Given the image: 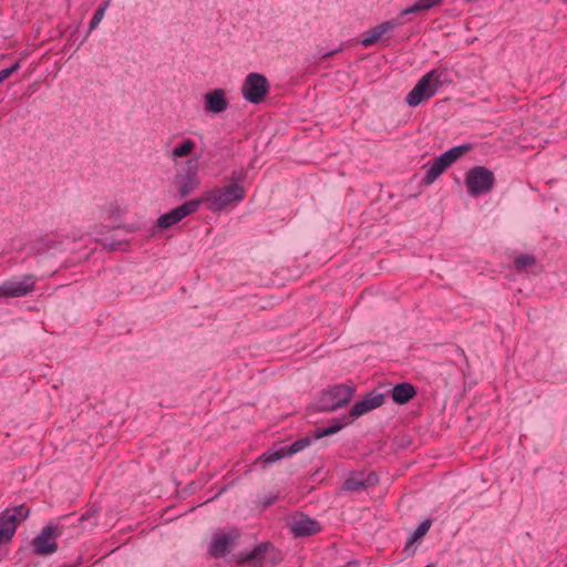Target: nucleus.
<instances>
[{
	"label": "nucleus",
	"instance_id": "34",
	"mask_svg": "<svg viewBox=\"0 0 567 567\" xmlns=\"http://www.w3.org/2000/svg\"><path fill=\"white\" fill-rule=\"evenodd\" d=\"M337 52H339V50H334V51H331V52H328L323 55V59H328V58H331L332 55H334Z\"/></svg>",
	"mask_w": 567,
	"mask_h": 567
},
{
	"label": "nucleus",
	"instance_id": "3",
	"mask_svg": "<svg viewBox=\"0 0 567 567\" xmlns=\"http://www.w3.org/2000/svg\"><path fill=\"white\" fill-rule=\"evenodd\" d=\"M246 197V189L244 186L237 184H227L223 187H215L210 190L204 192L200 197L195 198L206 208L213 213L223 212L228 206L244 200Z\"/></svg>",
	"mask_w": 567,
	"mask_h": 567
},
{
	"label": "nucleus",
	"instance_id": "19",
	"mask_svg": "<svg viewBox=\"0 0 567 567\" xmlns=\"http://www.w3.org/2000/svg\"><path fill=\"white\" fill-rule=\"evenodd\" d=\"M432 526V519L426 518L424 519L413 532V534L408 539L403 553L406 557H410L415 554L416 548L413 546L414 543L421 540L430 530Z\"/></svg>",
	"mask_w": 567,
	"mask_h": 567
},
{
	"label": "nucleus",
	"instance_id": "16",
	"mask_svg": "<svg viewBox=\"0 0 567 567\" xmlns=\"http://www.w3.org/2000/svg\"><path fill=\"white\" fill-rule=\"evenodd\" d=\"M386 394L390 395L395 404L403 405L417 395V388L410 382H400L390 388Z\"/></svg>",
	"mask_w": 567,
	"mask_h": 567
},
{
	"label": "nucleus",
	"instance_id": "20",
	"mask_svg": "<svg viewBox=\"0 0 567 567\" xmlns=\"http://www.w3.org/2000/svg\"><path fill=\"white\" fill-rule=\"evenodd\" d=\"M17 532V520L9 518L4 511L0 514V545L11 542Z\"/></svg>",
	"mask_w": 567,
	"mask_h": 567
},
{
	"label": "nucleus",
	"instance_id": "31",
	"mask_svg": "<svg viewBox=\"0 0 567 567\" xmlns=\"http://www.w3.org/2000/svg\"><path fill=\"white\" fill-rule=\"evenodd\" d=\"M443 1L444 0H422L425 11L440 6Z\"/></svg>",
	"mask_w": 567,
	"mask_h": 567
},
{
	"label": "nucleus",
	"instance_id": "25",
	"mask_svg": "<svg viewBox=\"0 0 567 567\" xmlns=\"http://www.w3.org/2000/svg\"><path fill=\"white\" fill-rule=\"evenodd\" d=\"M4 512L8 513L9 518L17 520V527L30 515V508L25 504H21L12 508H7Z\"/></svg>",
	"mask_w": 567,
	"mask_h": 567
},
{
	"label": "nucleus",
	"instance_id": "27",
	"mask_svg": "<svg viewBox=\"0 0 567 567\" xmlns=\"http://www.w3.org/2000/svg\"><path fill=\"white\" fill-rule=\"evenodd\" d=\"M107 7V2L101 4L94 12L91 21H90V24H89V32H91L92 30H94L99 23L101 22V20L103 19L104 17V12H105V9Z\"/></svg>",
	"mask_w": 567,
	"mask_h": 567
},
{
	"label": "nucleus",
	"instance_id": "15",
	"mask_svg": "<svg viewBox=\"0 0 567 567\" xmlns=\"http://www.w3.org/2000/svg\"><path fill=\"white\" fill-rule=\"evenodd\" d=\"M379 483V477L375 472H369L367 475L364 472L352 471L349 476L341 485V491L346 492H359L364 491Z\"/></svg>",
	"mask_w": 567,
	"mask_h": 567
},
{
	"label": "nucleus",
	"instance_id": "14",
	"mask_svg": "<svg viewBox=\"0 0 567 567\" xmlns=\"http://www.w3.org/2000/svg\"><path fill=\"white\" fill-rule=\"evenodd\" d=\"M240 533L233 529L229 533H219L214 535L208 554L214 558H223L230 553L235 542L239 538Z\"/></svg>",
	"mask_w": 567,
	"mask_h": 567
},
{
	"label": "nucleus",
	"instance_id": "10",
	"mask_svg": "<svg viewBox=\"0 0 567 567\" xmlns=\"http://www.w3.org/2000/svg\"><path fill=\"white\" fill-rule=\"evenodd\" d=\"M200 207V202L194 199L187 200L184 204L173 208L172 210L161 215L157 218L156 226L159 229H168L176 225L185 217L195 214Z\"/></svg>",
	"mask_w": 567,
	"mask_h": 567
},
{
	"label": "nucleus",
	"instance_id": "36",
	"mask_svg": "<svg viewBox=\"0 0 567 567\" xmlns=\"http://www.w3.org/2000/svg\"><path fill=\"white\" fill-rule=\"evenodd\" d=\"M61 567H74V566H70L69 564H63Z\"/></svg>",
	"mask_w": 567,
	"mask_h": 567
},
{
	"label": "nucleus",
	"instance_id": "24",
	"mask_svg": "<svg viewBox=\"0 0 567 567\" xmlns=\"http://www.w3.org/2000/svg\"><path fill=\"white\" fill-rule=\"evenodd\" d=\"M196 147V144L193 140L186 138L181 144L175 146L172 151V156L174 158H182L190 155Z\"/></svg>",
	"mask_w": 567,
	"mask_h": 567
},
{
	"label": "nucleus",
	"instance_id": "33",
	"mask_svg": "<svg viewBox=\"0 0 567 567\" xmlns=\"http://www.w3.org/2000/svg\"><path fill=\"white\" fill-rule=\"evenodd\" d=\"M90 516H91L90 512H86L85 514L80 516L79 520L80 522L86 520V519H89Z\"/></svg>",
	"mask_w": 567,
	"mask_h": 567
},
{
	"label": "nucleus",
	"instance_id": "23",
	"mask_svg": "<svg viewBox=\"0 0 567 567\" xmlns=\"http://www.w3.org/2000/svg\"><path fill=\"white\" fill-rule=\"evenodd\" d=\"M321 429L322 427H317L312 432L311 435H307L305 437L298 439L292 444H290L289 446H285L286 450H287L288 455L290 456V455H293L296 453H299V452L303 451L306 447H308L312 443V441L318 440L317 437H315V435Z\"/></svg>",
	"mask_w": 567,
	"mask_h": 567
},
{
	"label": "nucleus",
	"instance_id": "29",
	"mask_svg": "<svg viewBox=\"0 0 567 567\" xmlns=\"http://www.w3.org/2000/svg\"><path fill=\"white\" fill-rule=\"evenodd\" d=\"M20 69V62L17 61L14 64H12L10 68L3 69L0 71V84L9 79L16 71Z\"/></svg>",
	"mask_w": 567,
	"mask_h": 567
},
{
	"label": "nucleus",
	"instance_id": "12",
	"mask_svg": "<svg viewBox=\"0 0 567 567\" xmlns=\"http://www.w3.org/2000/svg\"><path fill=\"white\" fill-rule=\"evenodd\" d=\"M288 527L296 538L309 537L320 533L322 529L321 524L317 519L311 518L303 513H299L291 517L288 522Z\"/></svg>",
	"mask_w": 567,
	"mask_h": 567
},
{
	"label": "nucleus",
	"instance_id": "32",
	"mask_svg": "<svg viewBox=\"0 0 567 567\" xmlns=\"http://www.w3.org/2000/svg\"><path fill=\"white\" fill-rule=\"evenodd\" d=\"M83 563V557L79 556L78 559L73 564H69L70 566L79 567Z\"/></svg>",
	"mask_w": 567,
	"mask_h": 567
},
{
	"label": "nucleus",
	"instance_id": "21",
	"mask_svg": "<svg viewBox=\"0 0 567 567\" xmlns=\"http://www.w3.org/2000/svg\"><path fill=\"white\" fill-rule=\"evenodd\" d=\"M289 456L285 446L279 449H269L262 453L256 461L261 465V468H266L270 464L280 461L281 458Z\"/></svg>",
	"mask_w": 567,
	"mask_h": 567
},
{
	"label": "nucleus",
	"instance_id": "30",
	"mask_svg": "<svg viewBox=\"0 0 567 567\" xmlns=\"http://www.w3.org/2000/svg\"><path fill=\"white\" fill-rule=\"evenodd\" d=\"M402 17L403 16L399 14L396 18L383 21L388 32L403 24Z\"/></svg>",
	"mask_w": 567,
	"mask_h": 567
},
{
	"label": "nucleus",
	"instance_id": "37",
	"mask_svg": "<svg viewBox=\"0 0 567 567\" xmlns=\"http://www.w3.org/2000/svg\"><path fill=\"white\" fill-rule=\"evenodd\" d=\"M425 567H434V565H433V564H430V565H426Z\"/></svg>",
	"mask_w": 567,
	"mask_h": 567
},
{
	"label": "nucleus",
	"instance_id": "22",
	"mask_svg": "<svg viewBox=\"0 0 567 567\" xmlns=\"http://www.w3.org/2000/svg\"><path fill=\"white\" fill-rule=\"evenodd\" d=\"M388 33L383 22L371 28L362 34V39L359 41L363 47L368 48L375 44L379 40H383V35Z\"/></svg>",
	"mask_w": 567,
	"mask_h": 567
},
{
	"label": "nucleus",
	"instance_id": "9",
	"mask_svg": "<svg viewBox=\"0 0 567 567\" xmlns=\"http://www.w3.org/2000/svg\"><path fill=\"white\" fill-rule=\"evenodd\" d=\"M62 534V527L54 524L44 526L40 534L32 539V550L38 556L52 555L58 550L56 539Z\"/></svg>",
	"mask_w": 567,
	"mask_h": 567
},
{
	"label": "nucleus",
	"instance_id": "6",
	"mask_svg": "<svg viewBox=\"0 0 567 567\" xmlns=\"http://www.w3.org/2000/svg\"><path fill=\"white\" fill-rule=\"evenodd\" d=\"M471 150L470 144H463L454 146L449 151L442 153L439 157L434 158L433 162L427 164V169L421 184L429 186L433 184L452 164H454L461 156Z\"/></svg>",
	"mask_w": 567,
	"mask_h": 567
},
{
	"label": "nucleus",
	"instance_id": "5",
	"mask_svg": "<svg viewBox=\"0 0 567 567\" xmlns=\"http://www.w3.org/2000/svg\"><path fill=\"white\" fill-rule=\"evenodd\" d=\"M198 157L187 159L177 171L173 179L177 196L186 198L200 186L198 176Z\"/></svg>",
	"mask_w": 567,
	"mask_h": 567
},
{
	"label": "nucleus",
	"instance_id": "4",
	"mask_svg": "<svg viewBox=\"0 0 567 567\" xmlns=\"http://www.w3.org/2000/svg\"><path fill=\"white\" fill-rule=\"evenodd\" d=\"M449 72L446 69H433L425 73L415 86L405 96L408 105L415 107L423 101L432 97L436 91L446 83Z\"/></svg>",
	"mask_w": 567,
	"mask_h": 567
},
{
	"label": "nucleus",
	"instance_id": "13",
	"mask_svg": "<svg viewBox=\"0 0 567 567\" xmlns=\"http://www.w3.org/2000/svg\"><path fill=\"white\" fill-rule=\"evenodd\" d=\"M269 551H276L275 547L269 542H262L258 544L249 553H238L234 556L235 563L237 566H251V567H261L267 559V554Z\"/></svg>",
	"mask_w": 567,
	"mask_h": 567
},
{
	"label": "nucleus",
	"instance_id": "1",
	"mask_svg": "<svg viewBox=\"0 0 567 567\" xmlns=\"http://www.w3.org/2000/svg\"><path fill=\"white\" fill-rule=\"evenodd\" d=\"M384 400L385 393L379 392L378 388L371 390L352 405L348 414L342 415L340 419H334L329 426L319 430L315 437L322 439L338 433L354 420L381 406L384 403Z\"/></svg>",
	"mask_w": 567,
	"mask_h": 567
},
{
	"label": "nucleus",
	"instance_id": "7",
	"mask_svg": "<svg viewBox=\"0 0 567 567\" xmlns=\"http://www.w3.org/2000/svg\"><path fill=\"white\" fill-rule=\"evenodd\" d=\"M496 183L494 173L485 166L470 168L465 176V185L471 196L489 193Z\"/></svg>",
	"mask_w": 567,
	"mask_h": 567
},
{
	"label": "nucleus",
	"instance_id": "17",
	"mask_svg": "<svg viewBox=\"0 0 567 567\" xmlns=\"http://www.w3.org/2000/svg\"><path fill=\"white\" fill-rule=\"evenodd\" d=\"M204 104L207 112L219 114L228 109L229 102L223 89H215L205 94Z\"/></svg>",
	"mask_w": 567,
	"mask_h": 567
},
{
	"label": "nucleus",
	"instance_id": "11",
	"mask_svg": "<svg viewBox=\"0 0 567 567\" xmlns=\"http://www.w3.org/2000/svg\"><path fill=\"white\" fill-rule=\"evenodd\" d=\"M37 277L32 274L25 275L21 281L7 280L0 285V298L24 297L35 288Z\"/></svg>",
	"mask_w": 567,
	"mask_h": 567
},
{
	"label": "nucleus",
	"instance_id": "28",
	"mask_svg": "<svg viewBox=\"0 0 567 567\" xmlns=\"http://www.w3.org/2000/svg\"><path fill=\"white\" fill-rule=\"evenodd\" d=\"M422 11H425V8L423 6L422 0H419L414 4L403 9L400 12V16H408V14H412V13H419V12H422Z\"/></svg>",
	"mask_w": 567,
	"mask_h": 567
},
{
	"label": "nucleus",
	"instance_id": "18",
	"mask_svg": "<svg viewBox=\"0 0 567 567\" xmlns=\"http://www.w3.org/2000/svg\"><path fill=\"white\" fill-rule=\"evenodd\" d=\"M513 265L515 271L518 274L527 272L536 276L543 270V267L537 261L536 257L529 254L517 255L513 260Z\"/></svg>",
	"mask_w": 567,
	"mask_h": 567
},
{
	"label": "nucleus",
	"instance_id": "35",
	"mask_svg": "<svg viewBox=\"0 0 567 567\" xmlns=\"http://www.w3.org/2000/svg\"><path fill=\"white\" fill-rule=\"evenodd\" d=\"M274 504V498H269L267 499V502H265V506H270Z\"/></svg>",
	"mask_w": 567,
	"mask_h": 567
},
{
	"label": "nucleus",
	"instance_id": "26",
	"mask_svg": "<svg viewBox=\"0 0 567 567\" xmlns=\"http://www.w3.org/2000/svg\"><path fill=\"white\" fill-rule=\"evenodd\" d=\"M247 178V171L243 167L238 169H234L229 176L226 177L229 181V184H237L238 186H243V183Z\"/></svg>",
	"mask_w": 567,
	"mask_h": 567
},
{
	"label": "nucleus",
	"instance_id": "8",
	"mask_svg": "<svg viewBox=\"0 0 567 567\" xmlns=\"http://www.w3.org/2000/svg\"><path fill=\"white\" fill-rule=\"evenodd\" d=\"M270 84L261 73H249L243 84L241 93L244 99L251 104L261 103L269 93Z\"/></svg>",
	"mask_w": 567,
	"mask_h": 567
},
{
	"label": "nucleus",
	"instance_id": "2",
	"mask_svg": "<svg viewBox=\"0 0 567 567\" xmlns=\"http://www.w3.org/2000/svg\"><path fill=\"white\" fill-rule=\"evenodd\" d=\"M355 393L352 381L329 385L320 391L318 399L310 405L316 412H333L346 406Z\"/></svg>",
	"mask_w": 567,
	"mask_h": 567
}]
</instances>
